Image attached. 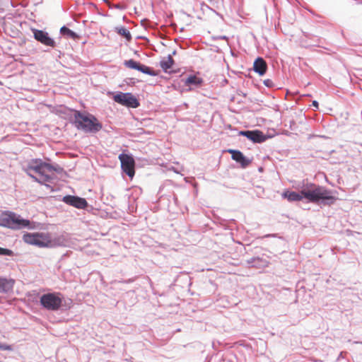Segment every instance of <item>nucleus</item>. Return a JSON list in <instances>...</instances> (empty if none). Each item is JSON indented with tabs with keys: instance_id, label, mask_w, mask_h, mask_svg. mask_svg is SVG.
Returning <instances> with one entry per match:
<instances>
[{
	"instance_id": "f257e3e1",
	"label": "nucleus",
	"mask_w": 362,
	"mask_h": 362,
	"mask_svg": "<svg viewBox=\"0 0 362 362\" xmlns=\"http://www.w3.org/2000/svg\"><path fill=\"white\" fill-rule=\"evenodd\" d=\"M283 197L289 202H298L305 198L310 202L317 203L320 200H323L327 201V203L331 204L336 201V198L331 194L329 191L313 183L305 185L300 192L286 191L284 192Z\"/></svg>"
},
{
	"instance_id": "f03ea898",
	"label": "nucleus",
	"mask_w": 362,
	"mask_h": 362,
	"mask_svg": "<svg viewBox=\"0 0 362 362\" xmlns=\"http://www.w3.org/2000/svg\"><path fill=\"white\" fill-rule=\"evenodd\" d=\"M73 118L71 123L78 129L85 133L96 134L103 129V124L93 115L73 110Z\"/></svg>"
},
{
	"instance_id": "7ed1b4c3",
	"label": "nucleus",
	"mask_w": 362,
	"mask_h": 362,
	"mask_svg": "<svg viewBox=\"0 0 362 362\" xmlns=\"http://www.w3.org/2000/svg\"><path fill=\"white\" fill-rule=\"evenodd\" d=\"M25 171L33 170L39 175V183L51 182L52 177L46 174L47 172L54 171L58 174L64 172L63 168L59 165H53L52 164L43 162L41 159H32L24 168Z\"/></svg>"
},
{
	"instance_id": "20e7f679",
	"label": "nucleus",
	"mask_w": 362,
	"mask_h": 362,
	"mask_svg": "<svg viewBox=\"0 0 362 362\" xmlns=\"http://www.w3.org/2000/svg\"><path fill=\"white\" fill-rule=\"evenodd\" d=\"M32 223L13 211H4L0 214V226L12 230L32 228Z\"/></svg>"
},
{
	"instance_id": "39448f33",
	"label": "nucleus",
	"mask_w": 362,
	"mask_h": 362,
	"mask_svg": "<svg viewBox=\"0 0 362 362\" xmlns=\"http://www.w3.org/2000/svg\"><path fill=\"white\" fill-rule=\"evenodd\" d=\"M25 243L39 247H54L62 245L60 238L51 240L49 235L44 233H25L23 236Z\"/></svg>"
},
{
	"instance_id": "423d86ee",
	"label": "nucleus",
	"mask_w": 362,
	"mask_h": 362,
	"mask_svg": "<svg viewBox=\"0 0 362 362\" xmlns=\"http://www.w3.org/2000/svg\"><path fill=\"white\" fill-rule=\"evenodd\" d=\"M66 303L64 295L59 292H49L42 294L40 298L41 306L49 311H57Z\"/></svg>"
},
{
	"instance_id": "0eeeda50",
	"label": "nucleus",
	"mask_w": 362,
	"mask_h": 362,
	"mask_svg": "<svg viewBox=\"0 0 362 362\" xmlns=\"http://www.w3.org/2000/svg\"><path fill=\"white\" fill-rule=\"evenodd\" d=\"M115 102L131 108H136L140 105L138 99L131 93L119 92L113 96Z\"/></svg>"
},
{
	"instance_id": "6e6552de",
	"label": "nucleus",
	"mask_w": 362,
	"mask_h": 362,
	"mask_svg": "<svg viewBox=\"0 0 362 362\" xmlns=\"http://www.w3.org/2000/svg\"><path fill=\"white\" fill-rule=\"evenodd\" d=\"M119 159L120 160L121 168L123 172L129 177H133L135 173V161L133 157L131 155L121 153L119 156Z\"/></svg>"
},
{
	"instance_id": "1a4fd4ad",
	"label": "nucleus",
	"mask_w": 362,
	"mask_h": 362,
	"mask_svg": "<svg viewBox=\"0 0 362 362\" xmlns=\"http://www.w3.org/2000/svg\"><path fill=\"white\" fill-rule=\"evenodd\" d=\"M32 32L33 33L34 38L43 45L51 47H54L56 46V42L49 35L47 32L35 28H33Z\"/></svg>"
},
{
	"instance_id": "9d476101",
	"label": "nucleus",
	"mask_w": 362,
	"mask_h": 362,
	"mask_svg": "<svg viewBox=\"0 0 362 362\" xmlns=\"http://www.w3.org/2000/svg\"><path fill=\"white\" fill-rule=\"evenodd\" d=\"M124 65L129 69H135L145 74L156 76L158 75V73L153 70L151 67L147 66L139 62H136L134 59L126 60L124 62Z\"/></svg>"
},
{
	"instance_id": "9b49d317",
	"label": "nucleus",
	"mask_w": 362,
	"mask_h": 362,
	"mask_svg": "<svg viewBox=\"0 0 362 362\" xmlns=\"http://www.w3.org/2000/svg\"><path fill=\"white\" fill-rule=\"evenodd\" d=\"M62 201L65 204L79 209H84L88 206L87 201L84 198L77 196L66 195L63 197Z\"/></svg>"
},
{
	"instance_id": "f8f14e48",
	"label": "nucleus",
	"mask_w": 362,
	"mask_h": 362,
	"mask_svg": "<svg viewBox=\"0 0 362 362\" xmlns=\"http://www.w3.org/2000/svg\"><path fill=\"white\" fill-rule=\"evenodd\" d=\"M240 134L245 136L254 143H262L267 139L264 134L259 130L240 131Z\"/></svg>"
},
{
	"instance_id": "ddd939ff",
	"label": "nucleus",
	"mask_w": 362,
	"mask_h": 362,
	"mask_svg": "<svg viewBox=\"0 0 362 362\" xmlns=\"http://www.w3.org/2000/svg\"><path fill=\"white\" fill-rule=\"evenodd\" d=\"M228 152L231 154L232 159L240 163L243 168L247 167L252 161L238 150L229 149Z\"/></svg>"
},
{
	"instance_id": "4468645a",
	"label": "nucleus",
	"mask_w": 362,
	"mask_h": 362,
	"mask_svg": "<svg viewBox=\"0 0 362 362\" xmlns=\"http://www.w3.org/2000/svg\"><path fill=\"white\" fill-rule=\"evenodd\" d=\"M247 263L252 267L261 269L267 267L269 261L264 257H256L247 260Z\"/></svg>"
},
{
	"instance_id": "2eb2a0df",
	"label": "nucleus",
	"mask_w": 362,
	"mask_h": 362,
	"mask_svg": "<svg viewBox=\"0 0 362 362\" xmlns=\"http://www.w3.org/2000/svg\"><path fill=\"white\" fill-rule=\"evenodd\" d=\"M14 280L0 276V293H8L13 290Z\"/></svg>"
},
{
	"instance_id": "dca6fc26",
	"label": "nucleus",
	"mask_w": 362,
	"mask_h": 362,
	"mask_svg": "<svg viewBox=\"0 0 362 362\" xmlns=\"http://www.w3.org/2000/svg\"><path fill=\"white\" fill-rule=\"evenodd\" d=\"M267 68V64L262 57H258L255 59L253 64V70L256 73L263 76L266 73Z\"/></svg>"
},
{
	"instance_id": "f3484780",
	"label": "nucleus",
	"mask_w": 362,
	"mask_h": 362,
	"mask_svg": "<svg viewBox=\"0 0 362 362\" xmlns=\"http://www.w3.org/2000/svg\"><path fill=\"white\" fill-rule=\"evenodd\" d=\"M202 83L203 79L202 78L197 77L195 75H191L184 81L185 86H193L195 87L201 86Z\"/></svg>"
},
{
	"instance_id": "a211bd4d",
	"label": "nucleus",
	"mask_w": 362,
	"mask_h": 362,
	"mask_svg": "<svg viewBox=\"0 0 362 362\" xmlns=\"http://www.w3.org/2000/svg\"><path fill=\"white\" fill-rule=\"evenodd\" d=\"M60 33L62 35L66 36L68 38H71V39H73V40H76V39H78L79 37L78 35L76 33H75L73 30H70L69 28H68L65 25L62 26L60 28Z\"/></svg>"
},
{
	"instance_id": "6ab92c4d",
	"label": "nucleus",
	"mask_w": 362,
	"mask_h": 362,
	"mask_svg": "<svg viewBox=\"0 0 362 362\" xmlns=\"http://www.w3.org/2000/svg\"><path fill=\"white\" fill-rule=\"evenodd\" d=\"M174 64V60L172 55L169 54L166 60H162L160 62V66L163 70L166 72L168 69L172 68Z\"/></svg>"
},
{
	"instance_id": "aec40b11",
	"label": "nucleus",
	"mask_w": 362,
	"mask_h": 362,
	"mask_svg": "<svg viewBox=\"0 0 362 362\" xmlns=\"http://www.w3.org/2000/svg\"><path fill=\"white\" fill-rule=\"evenodd\" d=\"M117 32L119 35L123 36L127 41L132 40V35L130 32L124 27H120L116 28Z\"/></svg>"
},
{
	"instance_id": "412c9836",
	"label": "nucleus",
	"mask_w": 362,
	"mask_h": 362,
	"mask_svg": "<svg viewBox=\"0 0 362 362\" xmlns=\"http://www.w3.org/2000/svg\"><path fill=\"white\" fill-rule=\"evenodd\" d=\"M13 252L11 250L7 248H3L0 247V256H13Z\"/></svg>"
},
{
	"instance_id": "4be33fe9",
	"label": "nucleus",
	"mask_w": 362,
	"mask_h": 362,
	"mask_svg": "<svg viewBox=\"0 0 362 362\" xmlns=\"http://www.w3.org/2000/svg\"><path fill=\"white\" fill-rule=\"evenodd\" d=\"M31 171H32V170L25 171V173H27V175H28V176H30V177H31L34 181L39 182V180H40V178H39V177H36V176H35V175H33L31 173Z\"/></svg>"
},
{
	"instance_id": "5701e85b",
	"label": "nucleus",
	"mask_w": 362,
	"mask_h": 362,
	"mask_svg": "<svg viewBox=\"0 0 362 362\" xmlns=\"http://www.w3.org/2000/svg\"><path fill=\"white\" fill-rule=\"evenodd\" d=\"M31 171H32V170L25 171V173H27V175H28V176H30V177H31L34 181L39 182V180H40V178H39V177H36V176H35V175H33L31 173Z\"/></svg>"
},
{
	"instance_id": "b1692460",
	"label": "nucleus",
	"mask_w": 362,
	"mask_h": 362,
	"mask_svg": "<svg viewBox=\"0 0 362 362\" xmlns=\"http://www.w3.org/2000/svg\"><path fill=\"white\" fill-rule=\"evenodd\" d=\"M0 349L3 350V351H6V350H11V349L10 346L0 343Z\"/></svg>"
},
{
	"instance_id": "393cba45",
	"label": "nucleus",
	"mask_w": 362,
	"mask_h": 362,
	"mask_svg": "<svg viewBox=\"0 0 362 362\" xmlns=\"http://www.w3.org/2000/svg\"><path fill=\"white\" fill-rule=\"evenodd\" d=\"M264 84L267 86V87H272V79H267L264 81Z\"/></svg>"
},
{
	"instance_id": "a878e982",
	"label": "nucleus",
	"mask_w": 362,
	"mask_h": 362,
	"mask_svg": "<svg viewBox=\"0 0 362 362\" xmlns=\"http://www.w3.org/2000/svg\"><path fill=\"white\" fill-rule=\"evenodd\" d=\"M313 105L316 109H318V107H319L318 103H317L316 100H313Z\"/></svg>"
},
{
	"instance_id": "bb28decb",
	"label": "nucleus",
	"mask_w": 362,
	"mask_h": 362,
	"mask_svg": "<svg viewBox=\"0 0 362 362\" xmlns=\"http://www.w3.org/2000/svg\"><path fill=\"white\" fill-rule=\"evenodd\" d=\"M217 38L221 39V40H228V37L226 35H221V36H218Z\"/></svg>"
},
{
	"instance_id": "cd10ccee",
	"label": "nucleus",
	"mask_w": 362,
	"mask_h": 362,
	"mask_svg": "<svg viewBox=\"0 0 362 362\" xmlns=\"http://www.w3.org/2000/svg\"><path fill=\"white\" fill-rule=\"evenodd\" d=\"M127 80H129L130 83H135L134 78H127Z\"/></svg>"
},
{
	"instance_id": "c85d7f7f",
	"label": "nucleus",
	"mask_w": 362,
	"mask_h": 362,
	"mask_svg": "<svg viewBox=\"0 0 362 362\" xmlns=\"http://www.w3.org/2000/svg\"><path fill=\"white\" fill-rule=\"evenodd\" d=\"M172 169H173V170L175 173H179V171H178V170H177V169H175V168H173Z\"/></svg>"
},
{
	"instance_id": "c756f323",
	"label": "nucleus",
	"mask_w": 362,
	"mask_h": 362,
	"mask_svg": "<svg viewBox=\"0 0 362 362\" xmlns=\"http://www.w3.org/2000/svg\"><path fill=\"white\" fill-rule=\"evenodd\" d=\"M172 54H173V55L176 54V50H174V51L173 52Z\"/></svg>"
}]
</instances>
